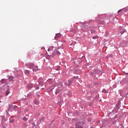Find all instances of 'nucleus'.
I'll return each instance as SVG.
<instances>
[{"instance_id":"obj_26","label":"nucleus","mask_w":128,"mask_h":128,"mask_svg":"<svg viewBox=\"0 0 128 128\" xmlns=\"http://www.w3.org/2000/svg\"><path fill=\"white\" fill-rule=\"evenodd\" d=\"M0 90H1V89L0 88Z\"/></svg>"},{"instance_id":"obj_7","label":"nucleus","mask_w":128,"mask_h":128,"mask_svg":"<svg viewBox=\"0 0 128 128\" xmlns=\"http://www.w3.org/2000/svg\"><path fill=\"white\" fill-rule=\"evenodd\" d=\"M30 70H25V74H30Z\"/></svg>"},{"instance_id":"obj_10","label":"nucleus","mask_w":128,"mask_h":128,"mask_svg":"<svg viewBox=\"0 0 128 128\" xmlns=\"http://www.w3.org/2000/svg\"><path fill=\"white\" fill-rule=\"evenodd\" d=\"M40 86H44V82H39Z\"/></svg>"},{"instance_id":"obj_8","label":"nucleus","mask_w":128,"mask_h":128,"mask_svg":"<svg viewBox=\"0 0 128 128\" xmlns=\"http://www.w3.org/2000/svg\"><path fill=\"white\" fill-rule=\"evenodd\" d=\"M6 80L4 79L0 81L1 84H4V82H6Z\"/></svg>"},{"instance_id":"obj_2","label":"nucleus","mask_w":128,"mask_h":128,"mask_svg":"<svg viewBox=\"0 0 128 128\" xmlns=\"http://www.w3.org/2000/svg\"><path fill=\"white\" fill-rule=\"evenodd\" d=\"M61 36H62V34H57L55 36V38L56 40H58V38H60Z\"/></svg>"},{"instance_id":"obj_19","label":"nucleus","mask_w":128,"mask_h":128,"mask_svg":"<svg viewBox=\"0 0 128 128\" xmlns=\"http://www.w3.org/2000/svg\"><path fill=\"white\" fill-rule=\"evenodd\" d=\"M76 128H82V127H76Z\"/></svg>"},{"instance_id":"obj_21","label":"nucleus","mask_w":128,"mask_h":128,"mask_svg":"<svg viewBox=\"0 0 128 128\" xmlns=\"http://www.w3.org/2000/svg\"><path fill=\"white\" fill-rule=\"evenodd\" d=\"M120 10H119L118 12H118H120Z\"/></svg>"},{"instance_id":"obj_14","label":"nucleus","mask_w":128,"mask_h":128,"mask_svg":"<svg viewBox=\"0 0 128 128\" xmlns=\"http://www.w3.org/2000/svg\"><path fill=\"white\" fill-rule=\"evenodd\" d=\"M50 57L49 56H46V58L47 60H50Z\"/></svg>"},{"instance_id":"obj_20","label":"nucleus","mask_w":128,"mask_h":128,"mask_svg":"<svg viewBox=\"0 0 128 128\" xmlns=\"http://www.w3.org/2000/svg\"><path fill=\"white\" fill-rule=\"evenodd\" d=\"M10 122H14V120H11V121H10Z\"/></svg>"},{"instance_id":"obj_1","label":"nucleus","mask_w":128,"mask_h":128,"mask_svg":"<svg viewBox=\"0 0 128 128\" xmlns=\"http://www.w3.org/2000/svg\"><path fill=\"white\" fill-rule=\"evenodd\" d=\"M34 64L32 63H28L26 64V66L27 68H34Z\"/></svg>"},{"instance_id":"obj_13","label":"nucleus","mask_w":128,"mask_h":128,"mask_svg":"<svg viewBox=\"0 0 128 128\" xmlns=\"http://www.w3.org/2000/svg\"><path fill=\"white\" fill-rule=\"evenodd\" d=\"M98 36H94L93 38H93V40H96V38H98Z\"/></svg>"},{"instance_id":"obj_17","label":"nucleus","mask_w":128,"mask_h":128,"mask_svg":"<svg viewBox=\"0 0 128 128\" xmlns=\"http://www.w3.org/2000/svg\"><path fill=\"white\" fill-rule=\"evenodd\" d=\"M36 90H38V86H36Z\"/></svg>"},{"instance_id":"obj_16","label":"nucleus","mask_w":128,"mask_h":128,"mask_svg":"<svg viewBox=\"0 0 128 128\" xmlns=\"http://www.w3.org/2000/svg\"><path fill=\"white\" fill-rule=\"evenodd\" d=\"M2 96H4V95H0V98H2Z\"/></svg>"},{"instance_id":"obj_25","label":"nucleus","mask_w":128,"mask_h":128,"mask_svg":"<svg viewBox=\"0 0 128 128\" xmlns=\"http://www.w3.org/2000/svg\"><path fill=\"white\" fill-rule=\"evenodd\" d=\"M56 70H58V69H56Z\"/></svg>"},{"instance_id":"obj_6","label":"nucleus","mask_w":128,"mask_h":128,"mask_svg":"<svg viewBox=\"0 0 128 128\" xmlns=\"http://www.w3.org/2000/svg\"><path fill=\"white\" fill-rule=\"evenodd\" d=\"M8 78L10 82H12V80H14V77H12V76H9Z\"/></svg>"},{"instance_id":"obj_18","label":"nucleus","mask_w":128,"mask_h":128,"mask_svg":"<svg viewBox=\"0 0 128 128\" xmlns=\"http://www.w3.org/2000/svg\"><path fill=\"white\" fill-rule=\"evenodd\" d=\"M18 108L17 106H14V108Z\"/></svg>"},{"instance_id":"obj_27","label":"nucleus","mask_w":128,"mask_h":128,"mask_svg":"<svg viewBox=\"0 0 128 128\" xmlns=\"http://www.w3.org/2000/svg\"><path fill=\"white\" fill-rule=\"evenodd\" d=\"M0 102H2L0 100Z\"/></svg>"},{"instance_id":"obj_11","label":"nucleus","mask_w":128,"mask_h":128,"mask_svg":"<svg viewBox=\"0 0 128 128\" xmlns=\"http://www.w3.org/2000/svg\"><path fill=\"white\" fill-rule=\"evenodd\" d=\"M23 120H24L25 122H26V120H28V118H23Z\"/></svg>"},{"instance_id":"obj_5","label":"nucleus","mask_w":128,"mask_h":128,"mask_svg":"<svg viewBox=\"0 0 128 128\" xmlns=\"http://www.w3.org/2000/svg\"><path fill=\"white\" fill-rule=\"evenodd\" d=\"M33 86H34V84H30L28 86V88H33Z\"/></svg>"},{"instance_id":"obj_24","label":"nucleus","mask_w":128,"mask_h":128,"mask_svg":"<svg viewBox=\"0 0 128 128\" xmlns=\"http://www.w3.org/2000/svg\"><path fill=\"white\" fill-rule=\"evenodd\" d=\"M58 54H60V52H58Z\"/></svg>"},{"instance_id":"obj_23","label":"nucleus","mask_w":128,"mask_h":128,"mask_svg":"<svg viewBox=\"0 0 128 128\" xmlns=\"http://www.w3.org/2000/svg\"><path fill=\"white\" fill-rule=\"evenodd\" d=\"M121 34H124V32H122Z\"/></svg>"},{"instance_id":"obj_15","label":"nucleus","mask_w":128,"mask_h":128,"mask_svg":"<svg viewBox=\"0 0 128 128\" xmlns=\"http://www.w3.org/2000/svg\"><path fill=\"white\" fill-rule=\"evenodd\" d=\"M60 92V90H56V94H58Z\"/></svg>"},{"instance_id":"obj_3","label":"nucleus","mask_w":128,"mask_h":128,"mask_svg":"<svg viewBox=\"0 0 128 128\" xmlns=\"http://www.w3.org/2000/svg\"><path fill=\"white\" fill-rule=\"evenodd\" d=\"M72 81L69 80H68V82L65 84L66 86H70V84H72Z\"/></svg>"},{"instance_id":"obj_9","label":"nucleus","mask_w":128,"mask_h":128,"mask_svg":"<svg viewBox=\"0 0 128 128\" xmlns=\"http://www.w3.org/2000/svg\"><path fill=\"white\" fill-rule=\"evenodd\" d=\"M10 92L9 90H7L6 92V96H8V94H10Z\"/></svg>"},{"instance_id":"obj_28","label":"nucleus","mask_w":128,"mask_h":128,"mask_svg":"<svg viewBox=\"0 0 128 128\" xmlns=\"http://www.w3.org/2000/svg\"><path fill=\"white\" fill-rule=\"evenodd\" d=\"M127 74H128V73H127Z\"/></svg>"},{"instance_id":"obj_12","label":"nucleus","mask_w":128,"mask_h":128,"mask_svg":"<svg viewBox=\"0 0 128 128\" xmlns=\"http://www.w3.org/2000/svg\"><path fill=\"white\" fill-rule=\"evenodd\" d=\"M91 34H94V30H91Z\"/></svg>"},{"instance_id":"obj_4","label":"nucleus","mask_w":128,"mask_h":128,"mask_svg":"<svg viewBox=\"0 0 128 128\" xmlns=\"http://www.w3.org/2000/svg\"><path fill=\"white\" fill-rule=\"evenodd\" d=\"M38 66H34V68H33V72H38Z\"/></svg>"},{"instance_id":"obj_22","label":"nucleus","mask_w":128,"mask_h":128,"mask_svg":"<svg viewBox=\"0 0 128 128\" xmlns=\"http://www.w3.org/2000/svg\"><path fill=\"white\" fill-rule=\"evenodd\" d=\"M50 49H48V52H50Z\"/></svg>"}]
</instances>
